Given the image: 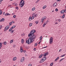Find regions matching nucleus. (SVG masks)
<instances>
[{"label": "nucleus", "instance_id": "nucleus-23", "mask_svg": "<svg viewBox=\"0 0 66 66\" xmlns=\"http://www.w3.org/2000/svg\"><path fill=\"white\" fill-rule=\"evenodd\" d=\"M35 7H33L32 9V11H33L35 10Z\"/></svg>", "mask_w": 66, "mask_h": 66}, {"label": "nucleus", "instance_id": "nucleus-49", "mask_svg": "<svg viewBox=\"0 0 66 66\" xmlns=\"http://www.w3.org/2000/svg\"><path fill=\"white\" fill-rule=\"evenodd\" d=\"M31 19H31L30 18V17H29V21H30V20H31Z\"/></svg>", "mask_w": 66, "mask_h": 66}, {"label": "nucleus", "instance_id": "nucleus-43", "mask_svg": "<svg viewBox=\"0 0 66 66\" xmlns=\"http://www.w3.org/2000/svg\"><path fill=\"white\" fill-rule=\"evenodd\" d=\"M2 25L0 26V30H1V28H2Z\"/></svg>", "mask_w": 66, "mask_h": 66}, {"label": "nucleus", "instance_id": "nucleus-44", "mask_svg": "<svg viewBox=\"0 0 66 66\" xmlns=\"http://www.w3.org/2000/svg\"><path fill=\"white\" fill-rule=\"evenodd\" d=\"M65 55V54L63 55H62L61 56V57H63V56H64Z\"/></svg>", "mask_w": 66, "mask_h": 66}, {"label": "nucleus", "instance_id": "nucleus-31", "mask_svg": "<svg viewBox=\"0 0 66 66\" xmlns=\"http://www.w3.org/2000/svg\"><path fill=\"white\" fill-rule=\"evenodd\" d=\"M64 58H63L61 59L60 60V62H61L62 61H63V60H64Z\"/></svg>", "mask_w": 66, "mask_h": 66}, {"label": "nucleus", "instance_id": "nucleus-48", "mask_svg": "<svg viewBox=\"0 0 66 66\" xmlns=\"http://www.w3.org/2000/svg\"><path fill=\"white\" fill-rule=\"evenodd\" d=\"M32 64H29V65H28V66H32Z\"/></svg>", "mask_w": 66, "mask_h": 66}, {"label": "nucleus", "instance_id": "nucleus-12", "mask_svg": "<svg viewBox=\"0 0 66 66\" xmlns=\"http://www.w3.org/2000/svg\"><path fill=\"white\" fill-rule=\"evenodd\" d=\"M46 24H47V23H46V22H44V24L43 25V27H44L45 26H46Z\"/></svg>", "mask_w": 66, "mask_h": 66}, {"label": "nucleus", "instance_id": "nucleus-57", "mask_svg": "<svg viewBox=\"0 0 66 66\" xmlns=\"http://www.w3.org/2000/svg\"><path fill=\"white\" fill-rule=\"evenodd\" d=\"M59 21V22H60L61 21V20L59 19L58 20Z\"/></svg>", "mask_w": 66, "mask_h": 66}, {"label": "nucleus", "instance_id": "nucleus-36", "mask_svg": "<svg viewBox=\"0 0 66 66\" xmlns=\"http://www.w3.org/2000/svg\"><path fill=\"white\" fill-rule=\"evenodd\" d=\"M4 45H6V42H4Z\"/></svg>", "mask_w": 66, "mask_h": 66}, {"label": "nucleus", "instance_id": "nucleus-30", "mask_svg": "<svg viewBox=\"0 0 66 66\" xmlns=\"http://www.w3.org/2000/svg\"><path fill=\"white\" fill-rule=\"evenodd\" d=\"M32 26V23H30L29 24V26H30V27H31Z\"/></svg>", "mask_w": 66, "mask_h": 66}, {"label": "nucleus", "instance_id": "nucleus-56", "mask_svg": "<svg viewBox=\"0 0 66 66\" xmlns=\"http://www.w3.org/2000/svg\"><path fill=\"white\" fill-rule=\"evenodd\" d=\"M64 11H65L64 12H65V13H66V9H65L64 10Z\"/></svg>", "mask_w": 66, "mask_h": 66}, {"label": "nucleus", "instance_id": "nucleus-21", "mask_svg": "<svg viewBox=\"0 0 66 66\" xmlns=\"http://www.w3.org/2000/svg\"><path fill=\"white\" fill-rule=\"evenodd\" d=\"M37 44H38V43H35V47H36V46H37Z\"/></svg>", "mask_w": 66, "mask_h": 66}, {"label": "nucleus", "instance_id": "nucleus-42", "mask_svg": "<svg viewBox=\"0 0 66 66\" xmlns=\"http://www.w3.org/2000/svg\"><path fill=\"white\" fill-rule=\"evenodd\" d=\"M11 23H15V22L14 21H12Z\"/></svg>", "mask_w": 66, "mask_h": 66}, {"label": "nucleus", "instance_id": "nucleus-4", "mask_svg": "<svg viewBox=\"0 0 66 66\" xmlns=\"http://www.w3.org/2000/svg\"><path fill=\"white\" fill-rule=\"evenodd\" d=\"M53 37H52L50 38V44H52V43H53Z\"/></svg>", "mask_w": 66, "mask_h": 66}, {"label": "nucleus", "instance_id": "nucleus-46", "mask_svg": "<svg viewBox=\"0 0 66 66\" xmlns=\"http://www.w3.org/2000/svg\"><path fill=\"white\" fill-rule=\"evenodd\" d=\"M42 36H41L40 38V40H41L42 39Z\"/></svg>", "mask_w": 66, "mask_h": 66}, {"label": "nucleus", "instance_id": "nucleus-10", "mask_svg": "<svg viewBox=\"0 0 66 66\" xmlns=\"http://www.w3.org/2000/svg\"><path fill=\"white\" fill-rule=\"evenodd\" d=\"M4 19H5L4 18H2V19L1 20H0V21L1 22H2V21H4Z\"/></svg>", "mask_w": 66, "mask_h": 66}, {"label": "nucleus", "instance_id": "nucleus-50", "mask_svg": "<svg viewBox=\"0 0 66 66\" xmlns=\"http://www.w3.org/2000/svg\"><path fill=\"white\" fill-rule=\"evenodd\" d=\"M36 48H34V51H35V50H36Z\"/></svg>", "mask_w": 66, "mask_h": 66}, {"label": "nucleus", "instance_id": "nucleus-20", "mask_svg": "<svg viewBox=\"0 0 66 66\" xmlns=\"http://www.w3.org/2000/svg\"><path fill=\"white\" fill-rule=\"evenodd\" d=\"M21 42L22 44H23L24 43V41L23 40V39H22Z\"/></svg>", "mask_w": 66, "mask_h": 66}, {"label": "nucleus", "instance_id": "nucleus-17", "mask_svg": "<svg viewBox=\"0 0 66 66\" xmlns=\"http://www.w3.org/2000/svg\"><path fill=\"white\" fill-rule=\"evenodd\" d=\"M43 54H41L39 56V59H40V58H41V57H42L43 56Z\"/></svg>", "mask_w": 66, "mask_h": 66}, {"label": "nucleus", "instance_id": "nucleus-60", "mask_svg": "<svg viewBox=\"0 0 66 66\" xmlns=\"http://www.w3.org/2000/svg\"><path fill=\"white\" fill-rule=\"evenodd\" d=\"M47 46H46L45 47H44V48H47Z\"/></svg>", "mask_w": 66, "mask_h": 66}, {"label": "nucleus", "instance_id": "nucleus-64", "mask_svg": "<svg viewBox=\"0 0 66 66\" xmlns=\"http://www.w3.org/2000/svg\"><path fill=\"white\" fill-rule=\"evenodd\" d=\"M15 6H17V4H15Z\"/></svg>", "mask_w": 66, "mask_h": 66}, {"label": "nucleus", "instance_id": "nucleus-61", "mask_svg": "<svg viewBox=\"0 0 66 66\" xmlns=\"http://www.w3.org/2000/svg\"><path fill=\"white\" fill-rule=\"evenodd\" d=\"M5 13V12H4L3 13V15H4Z\"/></svg>", "mask_w": 66, "mask_h": 66}, {"label": "nucleus", "instance_id": "nucleus-1", "mask_svg": "<svg viewBox=\"0 0 66 66\" xmlns=\"http://www.w3.org/2000/svg\"><path fill=\"white\" fill-rule=\"evenodd\" d=\"M36 32V31L34 29H33L30 32V34H28V36H31V37H30L29 38H31V40H32V42H34V39H35L36 38V36L34 34V33Z\"/></svg>", "mask_w": 66, "mask_h": 66}, {"label": "nucleus", "instance_id": "nucleus-16", "mask_svg": "<svg viewBox=\"0 0 66 66\" xmlns=\"http://www.w3.org/2000/svg\"><path fill=\"white\" fill-rule=\"evenodd\" d=\"M59 59V57H58L55 60V61H57Z\"/></svg>", "mask_w": 66, "mask_h": 66}, {"label": "nucleus", "instance_id": "nucleus-54", "mask_svg": "<svg viewBox=\"0 0 66 66\" xmlns=\"http://www.w3.org/2000/svg\"><path fill=\"white\" fill-rule=\"evenodd\" d=\"M13 27H12L10 29H11V30H12L13 29Z\"/></svg>", "mask_w": 66, "mask_h": 66}, {"label": "nucleus", "instance_id": "nucleus-47", "mask_svg": "<svg viewBox=\"0 0 66 66\" xmlns=\"http://www.w3.org/2000/svg\"><path fill=\"white\" fill-rule=\"evenodd\" d=\"M15 47H16V45H14L13 46V48H15Z\"/></svg>", "mask_w": 66, "mask_h": 66}, {"label": "nucleus", "instance_id": "nucleus-22", "mask_svg": "<svg viewBox=\"0 0 66 66\" xmlns=\"http://www.w3.org/2000/svg\"><path fill=\"white\" fill-rule=\"evenodd\" d=\"M46 7L47 6L46 5L44 6L43 7V9H45Z\"/></svg>", "mask_w": 66, "mask_h": 66}, {"label": "nucleus", "instance_id": "nucleus-35", "mask_svg": "<svg viewBox=\"0 0 66 66\" xmlns=\"http://www.w3.org/2000/svg\"><path fill=\"white\" fill-rule=\"evenodd\" d=\"M50 65L51 66H52V65H53V63H51V64H50Z\"/></svg>", "mask_w": 66, "mask_h": 66}, {"label": "nucleus", "instance_id": "nucleus-32", "mask_svg": "<svg viewBox=\"0 0 66 66\" xmlns=\"http://www.w3.org/2000/svg\"><path fill=\"white\" fill-rule=\"evenodd\" d=\"M48 22H49V21H48V20H47L46 22H46L47 24V23H48Z\"/></svg>", "mask_w": 66, "mask_h": 66}, {"label": "nucleus", "instance_id": "nucleus-2", "mask_svg": "<svg viewBox=\"0 0 66 66\" xmlns=\"http://www.w3.org/2000/svg\"><path fill=\"white\" fill-rule=\"evenodd\" d=\"M33 42L32 40V39H31L30 38H29L28 39V40H27L26 41V43L28 44H31V43H33Z\"/></svg>", "mask_w": 66, "mask_h": 66}, {"label": "nucleus", "instance_id": "nucleus-14", "mask_svg": "<svg viewBox=\"0 0 66 66\" xmlns=\"http://www.w3.org/2000/svg\"><path fill=\"white\" fill-rule=\"evenodd\" d=\"M2 43H0V49H1V48L2 47Z\"/></svg>", "mask_w": 66, "mask_h": 66}, {"label": "nucleus", "instance_id": "nucleus-3", "mask_svg": "<svg viewBox=\"0 0 66 66\" xmlns=\"http://www.w3.org/2000/svg\"><path fill=\"white\" fill-rule=\"evenodd\" d=\"M24 4V1L23 0H22L21 1L20 3V7H22Z\"/></svg>", "mask_w": 66, "mask_h": 66}, {"label": "nucleus", "instance_id": "nucleus-45", "mask_svg": "<svg viewBox=\"0 0 66 66\" xmlns=\"http://www.w3.org/2000/svg\"><path fill=\"white\" fill-rule=\"evenodd\" d=\"M12 23L11 22H10L9 23L10 26H11V24H12Z\"/></svg>", "mask_w": 66, "mask_h": 66}, {"label": "nucleus", "instance_id": "nucleus-27", "mask_svg": "<svg viewBox=\"0 0 66 66\" xmlns=\"http://www.w3.org/2000/svg\"><path fill=\"white\" fill-rule=\"evenodd\" d=\"M65 17V14H63V16H62V18H64Z\"/></svg>", "mask_w": 66, "mask_h": 66}, {"label": "nucleus", "instance_id": "nucleus-19", "mask_svg": "<svg viewBox=\"0 0 66 66\" xmlns=\"http://www.w3.org/2000/svg\"><path fill=\"white\" fill-rule=\"evenodd\" d=\"M42 59H44V61H45V60H46V57H43Z\"/></svg>", "mask_w": 66, "mask_h": 66}, {"label": "nucleus", "instance_id": "nucleus-58", "mask_svg": "<svg viewBox=\"0 0 66 66\" xmlns=\"http://www.w3.org/2000/svg\"><path fill=\"white\" fill-rule=\"evenodd\" d=\"M55 24H58V23H57V22H56L55 23Z\"/></svg>", "mask_w": 66, "mask_h": 66}, {"label": "nucleus", "instance_id": "nucleus-38", "mask_svg": "<svg viewBox=\"0 0 66 66\" xmlns=\"http://www.w3.org/2000/svg\"><path fill=\"white\" fill-rule=\"evenodd\" d=\"M35 13H34L32 14V16H35Z\"/></svg>", "mask_w": 66, "mask_h": 66}, {"label": "nucleus", "instance_id": "nucleus-11", "mask_svg": "<svg viewBox=\"0 0 66 66\" xmlns=\"http://www.w3.org/2000/svg\"><path fill=\"white\" fill-rule=\"evenodd\" d=\"M9 27V26H7L5 28V30H8V29H9V28H10L9 27Z\"/></svg>", "mask_w": 66, "mask_h": 66}, {"label": "nucleus", "instance_id": "nucleus-15", "mask_svg": "<svg viewBox=\"0 0 66 66\" xmlns=\"http://www.w3.org/2000/svg\"><path fill=\"white\" fill-rule=\"evenodd\" d=\"M34 18V16H32V17H31V16H30V18H31V19H33Z\"/></svg>", "mask_w": 66, "mask_h": 66}, {"label": "nucleus", "instance_id": "nucleus-7", "mask_svg": "<svg viewBox=\"0 0 66 66\" xmlns=\"http://www.w3.org/2000/svg\"><path fill=\"white\" fill-rule=\"evenodd\" d=\"M46 55H48V53L44 54L43 55V56H44L43 57H46Z\"/></svg>", "mask_w": 66, "mask_h": 66}, {"label": "nucleus", "instance_id": "nucleus-41", "mask_svg": "<svg viewBox=\"0 0 66 66\" xmlns=\"http://www.w3.org/2000/svg\"><path fill=\"white\" fill-rule=\"evenodd\" d=\"M16 15H14L13 16V18H16Z\"/></svg>", "mask_w": 66, "mask_h": 66}, {"label": "nucleus", "instance_id": "nucleus-55", "mask_svg": "<svg viewBox=\"0 0 66 66\" xmlns=\"http://www.w3.org/2000/svg\"><path fill=\"white\" fill-rule=\"evenodd\" d=\"M11 29H10L9 30V32H10V31H11Z\"/></svg>", "mask_w": 66, "mask_h": 66}, {"label": "nucleus", "instance_id": "nucleus-39", "mask_svg": "<svg viewBox=\"0 0 66 66\" xmlns=\"http://www.w3.org/2000/svg\"><path fill=\"white\" fill-rule=\"evenodd\" d=\"M12 27H13V28H15V27H16V26H13Z\"/></svg>", "mask_w": 66, "mask_h": 66}, {"label": "nucleus", "instance_id": "nucleus-28", "mask_svg": "<svg viewBox=\"0 0 66 66\" xmlns=\"http://www.w3.org/2000/svg\"><path fill=\"white\" fill-rule=\"evenodd\" d=\"M14 32V30H13L11 31V33H13V32Z\"/></svg>", "mask_w": 66, "mask_h": 66}, {"label": "nucleus", "instance_id": "nucleus-26", "mask_svg": "<svg viewBox=\"0 0 66 66\" xmlns=\"http://www.w3.org/2000/svg\"><path fill=\"white\" fill-rule=\"evenodd\" d=\"M2 14V11L0 10V15H1Z\"/></svg>", "mask_w": 66, "mask_h": 66}, {"label": "nucleus", "instance_id": "nucleus-29", "mask_svg": "<svg viewBox=\"0 0 66 66\" xmlns=\"http://www.w3.org/2000/svg\"><path fill=\"white\" fill-rule=\"evenodd\" d=\"M20 50H21V51H23V50L22 49V48L21 47V46L20 47Z\"/></svg>", "mask_w": 66, "mask_h": 66}, {"label": "nucleus", "instance_id": "nucleus-9", "mask_svg": "<svg viewBox=\"0 0 66 66\" xmlns=\"http://www.w3.org/2000/svg\"><path fill=\"white\" fill-rule=\"evenodd\" d=\"M57 5V4L56 3H55L53 5V6L54 7H55V6H56Z\"/></svg>", "mask_w": 66, "mask_h": 66}, {"label": "nucleus", "instance_id": "nucleus-62", "mask_svg": "<svg viewBox=\"0 0 66 66\" xmlns=\"http://www.w3.org/2000/svg\"><path fill=\"white\" fill-rule=\"evenodd\" d=\"M57 1H60L61 0H57Z\"/></svg>", "mask_w": 66, "mask_h": 66}, {"label": "nucleus", "instance_id": "nucleus-25", "mask_svg": "<svg viewBox=\"0 0 66 66\" xmlns=\"http://www.w3.org/2000/svg\"><path fill=\"white\" fill-rule=\"evenodd\" d=\"M36 24H37L38 23V21H36L35 22Z\"/></svg>", "mask_w": 66, "mask_h": 66}, {"label": "nucleus", "instance_id": "nucleus-53", "mask_svg": "<svg viewBox=\"0 0 66 66\" xmlns=\"http://www.w3.org/2000/svg\"><path fill=\"white\" fill-rule=\"evenodd\" d=\"M23 52L24 53H25L26 52V51L24 50L23 51Z\"/></svg>", "mask_w": 66, "mask_h": 66}, {"label": "nucleus", "instance_id": "nucleus-37", "mask_svg": "<svg viewBox=\"0 0 66 66\" xmlns=\"http://www.w3.org/2000/svg\"><path fill=\"white\" fill-rule=\"evenodd\" d=\"M11 14H9V13H6V15H10Z\"/></svg>", "mask_w": 66, "mask_h": 66}, {"label": "nucleus", "instance_id": "nucleus-8", "mask_svg": "<svg viewBox=\"0 0 66 66\" xmlns=\"http://www.w3.org/2000/svg\"><path fill=\"white\" fill-rule=\"evenodd\" d=\"M60 13L61 14H64V13H65V10H63L60 11Z\"/></svg>", "mask_w": 66, "mask_h": 66}, {"label": "nucleus", "instance_id": "nucleus-63", "mask_svg": "<svg viewBox=\"0 0 66 66\" xmlns=\"http://www.w3.org/2000/svg\"><path fill=\"white\" fill-rule=\"evenodd\" d=\"M5 16H7V15H6V13L5 14Z\"/></svg>", "mask_w": 66, "mask_h": 66}, {"label": "nucleus", "instance_id": "nucleus-5", "mask_svg": "<svg viewBox=\"0 0 66 66\" xmlns=\"http://www.w3.org/2000/svg\"><path fill=\"white\" fill-rule=\"evenodd\" d=\"M46 18H47L46 17H45V16H44L43 18H42V20H41L42 22V23L43 22V21H44V20L45 19H46Z\"/></svg>", "mask_w": 66, "mask_h": 66}, {"label": "nucleus", "instance_id": "nucleus-33", "mask_svg": "<svg viewBox=\"0 0 66 66\" xmlns=\"http://www.w3.org/2000/svg\"><path fill=\"white\" fill-rule=\"evenodd\" d=\"M40 0H37L36 2V3H37L38 2V1H39Z\"/></svg>", "mask_w": 66, "mask_h": 66}, {"label": "nucleus", "instance_id": "nucleus-13", "mask_svg": "<svg viewBox=\"0 0 66 66\" xmlns=\"http://www.w3.org/2000/svg\"><path fill=\"white\" fill-rule=\"evenodd\" d=\"M24 59H23L22 58H21L20 60V62H23L24 61Z\"/></svg>", "mask_w": 66, "mask_h": 66}, {"label": "nucleus", "instance_id": "nucleus-52", "mask_svg": "<svg viewBox=\"0 0 66 66\" xmlns=\"http://www.w3.org/2000/svg\"><path fill=\"white\" fill-rule=\"evenodd\" d=\"M62 50L61 49H60L59 50V52H61Z\"/></svg>", "mask_w": 66, "mask_h": 66}, {"label": "nucleus", "instance_id": "nucleus-24", "mask_svg": "<svg viewBox=\"0 0 66 66\" xmlns=\"http://www.w3.org/2000/svg\"><path fill=\"white\" fill-rule=\"evenodd\" d=\"M13 42V40H11L10 42V44H11V43H12Z\"/></svg>", "mask_w": 66, "mask_h": 66}, {"label": "nucleus", "instance_id": "nucleus-6", "mask_svg": "<svg viewBox=\"0 0 66 66\" xmlns=\"http://www.w3.org/2000/svg\"><path fill=\"white\" fill-rule=\"evenodd\" d=\"M44 62V59H42L40 60L39 63H42L43 62Z\"/></svg>", "mask_w": 66, "mask_h": 66}, {"label": "nucleus", "instance_id": "nucleus-59", "mask_svg": "<svg viewBox=\"0 0 66 66\" xmlns=\"http://www.w3.org/2000/svg\"><path fill=\"white\" fill-rule=\"evenodd\" d=\"M40 42H41V41H40L38 43V44H40Z\"/></svg>", "mask_w": 66, "mask_h": 66}, {"label": "nucleus", "instance_id": "nucleus-51", "mask_svg": "<svg viewBox=\"0 0 66 66\" xmlns=\"http://www.w3.org/2000/svg\"><path fill=\"white\" fill-rule=\"evenodd\" d=\"M25 56H27L28 55H27V54H25Z\"/></svg>", "mask_w": 66, "mask_h": 66}, {"label": "nucleus", "instance_id": "nucleus-18", "mask_svg": "<svg viewBox=\"0 0 66 66\" xmlns=\"http://www.w3.org/2000/svg\"><path fill=\"white\" fill-rule=\"evenodd\" d=\"M17 59V57H14L13 59V61H15Z\"/></svg>", "mask_w": 66, "mask_h": 66}, {"label": "nucleus", "instance_id": "nucleus-34", "mask_svg": "<svg viewBox=\"0 0 66 66\" xmlns=\"http://www.w3.org/2000/svg\"><path fill=\"white\" fill-rule=\"evenodd\" d=\"M55 11L56 12H57V11H58V9L57 8L56 9Z\"/></svg>", "mask_w": 66, "mask_h": 66}, {"label": "nucleus", "instance_id": "nucleus-40", "mask_svg": "<svg viewBox=\"0 0 66 66\" xmlns=\"http://www.w3.org/2000/svg\"><path fill=\"white\" fill-rule=\"evenodd\" d=\"M16 9H17L18 10L19 9H18V6H17L16 7Z\"/></svg>", "mask_w": 66, "mask_h": 66}]
</instances>
